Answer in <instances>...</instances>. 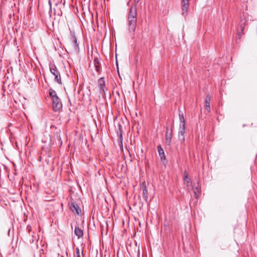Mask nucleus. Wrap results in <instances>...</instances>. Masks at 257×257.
Wrapping results in <instances>:
<instances>
[{"instance_id": "nucleus-11", "label": "nucleus", "mask_w": 257, "mask_h": 257, "mask_svg": "<svg viewBox=\"0 0 257 257\" xmlns=\"http://www.w3.org/2000/svg\"><path fill=\"white\" fill-rule=\"evenodd\" d=\"M76 224H77L76 223ZM74 234L76 235L78 238L81 237L83 235V231L79 226L78 224L75 226L74 229Z\"/></svg>"}, {"instance_id": "nucleus-7", "label": "nucleus", "mask_w": 257, "mask_h": 257, "mask_svg": "<svg viewBox=\"0 0 257 257\" xmlns=\"http://www.w3.org/2000/svg\"><path fill=\"white\" fill-rule=\"evenodd\" d=\"M70 33L71 36V41L73 44V50L75 52L78 53L79 52L80 49L75 32L71 31Z\"/></svg>"}, {"instance_id": "nucleus-25", "label": "nucleus", "mask_w": 257, "mask_h": 257, "mask_svg": "<svg viewBox=\"0 0 257 257\" xmlns=\"http://www.w3.org/2000/svg\"><path fill=\"white\" fill-rule=\"evenodd\" d=\"M206 110L208 112H210L211 109L210 105L205 106Z\"/></svg>"}, {"instance_id": "nucleus-16", "label": "nucleus", "mask_w": 257, "mask_h": 257, "mask_svg": "<svg viewBox=\"0 0 257 257\" xmlns=\"http://www.w3.org/2000/svg\"><path fill=\"white\" fill-rule=\"evenodd\" d=\"M148 190L143 191V197L146 202H148Z\"/></svg>"}, {"instance_id": "nucleus-18", "label": "nucleus", "mask_w": 257, "mask_h": 257, "mask_svg": "<svg viewBox=\"0 0 257 257\" xmlns=\"http://www.w3.org/2000/svg\"><path fill=\"white\" fill-rule=\"evenodd\" d=\"M200 191V188L199 187V185L197 186V187H196L194 189H193V192L195 195V197L196 198H198V195H197V193H199Z\"/></svg>"}, {"instance_id": "nucleus-8", "label": "nucleus", "mask_w": 257, "mask_h": 257, "mask_svg": "<svg viewBox=\"0 0 257 257\" xmlns=\"http://www.w3.org/2000/svg\"><path fill=\"white\" fill-rule=\"evenodd\" d=\"M70 209L74 213L79 215L81 213V209L78 204L74 201H71L70 204Z\"/></svg>"}, {"instance_id": "nucleus-17", "label": "nucleus", "mask_w": 257, "mask_h": 257, "mask_svg": "<svg viewBox=\"0 0 257 257\" xmlns=\"http://www.w3.org/2000/svg\"><path fill=\"white\" fill-rule=\"evenodd\" d=\"M211 97L208 94L206 95L205 101V106L210 105Z\"/></svg>"}, {"instance_id": "nucleus-27", "label": "nucleus", "mask_w": 257, "mask_h": 257, "mask_svg": "<svg viewBox=\"0 0 257 257\" xmlns=\"http://www.w3.org/2000/svg\"><path fill=\"white\" fill-rule=\"evenodd\" d=\"M164 227L166 229H167V228L168 227V226H169V224H168V223L167 222H164Z\"/></svg>"}, {"instance_id": "nucleus-14", "label": "nucleus", "mask_w": 257, "mask_h": 257, "mask_svg": "<svg viewBox=\"0 0 257 257\" xmlns=\"http://www.w3.org/2000/svg\"><path fill=\"white\" fill-rule=\"evenodd\" d=\"M118 130L117 131V134L119 136V139L120 141L121 144H122V128L121 125L119 123L118 125Z\"/></svg>"}, {"instance_id": "nucleus-5", "label": "nucleus", "mask_w": 257, "mask_h": 257, "mask_svg": "<svg viewBox=\"0 0 257 257\" xmlns=\"http://www.w3.org/2000/svg\"><path fill=\"white\" fill-rule=\"evenodd\" d=\"M173 136V126L170 128L169 132V128L168 126L166 127V131L165 133V145L168 147H170L171 144L172 138Z\"/></svg>"}, {"instance_id": "nucleus-9", "label": "nucleus", "mask_w": 257, "mask_h": 257, "mask_svg": "<svg viewBox=\"0 0 257 257\" xmlns=\"http://www.w3.org/2000/svg\"><path fill=\"white\" fill-rule=\"evenodd\" d=\"M93 64L95 67V71L100 74L101 72V66L97 57H95L94 58Z\"/></svg>"}, {"instance_id": "nucleus-22", "label": "nucleus", "mask_w": 257, "mask_h": 257, "mask_svg": "<svg viewBox=\"0 0 257 257\" xmlns=\"http://www.w3.org/2000/svg\"><path fill=\"white\" fill-rule=\"evenodd\" d=\"M76 253L77 257H80V250L78 248H76Z\"/></svg>"}, {"instance_id": "nucleus-4", "label": "nucleus", "mask_w": 257, "mask_h": 257, "mask_svg": "<svg viewBox=\"0 0 257 257\" xmlns=\"http://www.w3.org/2000/svg\"><path fill=\"white\" fill-rule=\"evenodd\" d=\"M53 110L56 112L62 108V103L59 97H55V98L52 99Z\"/></svg>"}, {"instance_id": "nucleus-6", "label": "nucleus", "mask_w": 257, "mask_h": 257, "mask_svg": "<svg viewBox=\"0 0 257 257\" xmlns=\"http://www.w3.org/2000/svg\"><path fill=\"white\" fill-rule=\"evenodd\" d=\"M98 85L100 93H101L103 96H105L106 91L107 90V89L105 86V82L104 77H102L98 80Z\"/></svg>"}, {"instance_id": "nucleus-24", "label": "nucleus", "mask_w": 257, "mask_h": 257, "mask_svg": "<svg viewBox=\"0 0 257 257\" xmlns=\"http://www.w3.org/2000/svg\"><path fill=\"white\" fill-rule=\"evenodd\" d=\"M240 30H241V32L242 33V34H243V31H244V27L243 25L241 24L240 25Z\"/></svg>"}, {"instance_id": "nucleus-19", "label": "nucleus", "mask_w": 257, "mask_h": 257, "mask_svg": "<svg viewBox=\"0 0 257 257\" xmlns=\"http://www.w3.org/2000/svg\"><path fill=\"white\" fill-rule=\"evenodd\" d=\"M179 117L180 122L185 121V119L184 118L183 112L179 111Z\"/></svg>"}, {"instance_id": "nucleus-12", "label": "nucleus", "mask_w": 257, "mask_h": 257, "mask_svg": "<svg viewBox=\"0 0 257 257\" xmlns=\"http://www.w3.org/2000/svg\"><path fill=\"white\" fill-rule=\"evenodd\" d=\"M158 152L160 155L161 161H164L166 160V157L165 155L164 151L162 148L161 145H159L157 147Z\"/></svg>"}, {"instance_id": "nucleus-21", "label": "nucleus", "mask_w": 257, "mask_h": 257, "mask_svg": "<svg viewBox=\"0 0 257 257\" xmlns=\"http://www.w3.org/2000/svg\"><path fill=\"white\" fill-rule=\"evenodd\" d=\"M54 14L57 15L59 16H61L62 15V12L61 10L57 12L56 10L54 9Z\"/></svg>"}, {"instance_id": "nucleus-2", "label": "nucleus", "mask_w": 257, "mask_h": 257, "mask_svg": "<svg viewBox=\"0 0 257 257\" xmlns=\"http://www.w3.org/2000/svg\"><path fill=\"white\" fill-rule=\"evenodd\" d=\"M49 69L51 73L54 76V80L59 84H62L60 72L54 64L50 63L49 64Z\"/></svg>"}, {"instance_id": "nucleus-26", "label": "nucleus", "mask_w": 257, "mask_h": 257, "mask_svg": "<svg viewBox=\"0 0 257 257\" xmlns=\"http://www.w3.org/2000/svg\"><path fill=\"white\" fill-rule=\"evenodd\" d=\"M52 0H49L48 1V4H49V7H50V11H52V2H51Z\"/></svg>"}, {"instance_id": "nucleus-28", "label": "nucleus", "mask_w": 257, "mask_h": 257, "mask_svg": "<svg viewBox=\"0 0 257 257\" xmlns=\"http://www.w3.org/2000/svg\"><path fill=\"white\" fill-rule=\"evenodd\" d=\"M241 34H242L241 32H239V33L237 34L238 39H240V38H241Z\"/></svg>"}, {"instance_id": "nucleus-29", "label": "nucleus", "mask_w": 257, "mask_h": 257, "mask_svg": "<svg viewBox=\"0 0 257 257\" xmlns=\"http://www.w3.org/2000/svg\"><path fill=\"white\" fill-rule=\"evenodd\" d=\"M140 1V0H134V4H136L137 5Z\"/></svg>"}, {"instance_id": "nucleus-20", "label": "nucleus", "mask_w": 257, "mask_h": 257, "mask_svg": "<svg viewBox=\"0 0 257 257\" xmlns=\"http://www.w3.org/2000/svg\"><path fill=\"white\" fill-rule=\"evenodd\" d=\"M140 188L143 191L147 190L146 184L145 181L141 183Z\"/></svg>"}, {"instance_id": "nucleus-23", "label": "nucleus", "mask_w": 257, "mask_h": 257, "mask_svg": "<svg viewBox=\"0 0 257 257\" xmlns=\"http://www.w3.org/2000/svg\"><path fill=\"white\" fill-rule=\"evenodd\" d=\"M27 229L28 230V232L30 233L32 230L31 226L30 225H28L27 226Z\"/></svg>"}, {"instance_id": "nucleus-1", "label": "nucleus", "mask_w": 257, "mask_h": 257, "mask_svg": "<svg viewBox=\"0 0 257 257\" xmlns=\"http://www.w3.org/2000/svg\"><path fill=\"white\" fill-rule=\"evenodd\" d=\"M137 20V7L136 4H134L129 9L127 15L128 31L133 35L136 31Z\"/></svg>"}, {"instance_id": "nucleus-15", "label": "nucleus", "mask_w": 257, "mask_h": 257, "mask_svg": "<svg viewBox=\"0 0 257 257\" xmlns=\"http://www.w3.org/2000/svg\"><path fill=\"white\" fill-rule=\"evenodd\" d=\"M49 94L51 98V100L54 99V98H55V97H58L56 91L52 88H50L49 89Z\"/></svg>"}, {"instance_id": "nucleus-13", "label": "nucleus", "mask_w": 257, "mask_h": 257, "mask_svg": "<svg viewBox=\"0 0 257 257\" xmlns=\"http://www.w3.org/2000/svg\"><path fill=\"white\" fill-rule=\"evenodd\" d=\"M184 183L187 186H189V184L191 183V179L189 177L188 174L186 171L184 173Z\"/></svg>"}, {"instance_id": "nucleus-10", "label": "nucleus", "mask_w": 257, "mask_h": 257, "mask_svg": "<svg viewBox=\"0 0 257 257\" xmlns=\"http://www.w3.org/2000/svg\"><path fill=\"white\" fill-rule=\"evenodd\" d=\"M189 6V0H182V14L186 15Z\"/></svg>"}, {"instance_id": "nucleus-3", "label": "nucleus", "mask_w": 257, "mask_h": 257, "mask_svg": "<svg viewBox=\"0 0 257 257\" xmlns=\"http://www.w3.org/2000/svg\"><path fill=\"white\" fill-rule=\"evenodd\" d=\"M185 121L180 122L178 137H179V139L181 143H184V142L185 141Z\"/></svg>"}]
</instances>
